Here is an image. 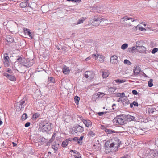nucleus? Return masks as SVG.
Listing matches in <instances>:
<instances>
[{
    "label": "nucleus",
    "instance_id": "obj_1",
    "mask_svg": "<svg viewBox=\"0 0 158 158\" xmlns=\"http://www.w3.org/2000/svg\"><path fill=\"white\" fill-rule=\"evenodd\" d=\"M121 141L117 137L112 138L105 143L106 152L109 153L112 151H116L121 144Z\"/></svg>",
    "mask_w": 158,
    "mask_h": 158
},
{
    "label": "nucleus",
    "instance_id": "obj_2",
    "mask_svg": "<svg viewBox=\"0 0 158 158\" xmlns=\"http://www.w3.org/2000/svg\"><path fill=\"white\" fill-rule=\"evenodd\" d=\"M51 123L47 121H44L41 123L40 128L42 131L43 132H47L51 129Z\"/></svg>",
    "mask_w": 158,
    "mask_h": 158
},
{
    "label": "nucleus",
    "instance_id": "obj_3",
    "mask_svg": "<svg viewBox=\"0 0 158 158\" xmlns=\"http://www.w3.org/2000/svg\"><path fill=\"white\" fill-rule=\"evenodd\" d=\"M135 20L133 18L126 16L121 19L120 22L124 25L129 26L131 25V23L135 21Z\"/></svg>",
    "mask_w": 158,
    "mask_h": 158
},
{
    "label": "nucleus",
    "instance_id": "obj_4",
    "mask_svg": "<svg viewBox=\"0 0 158 158\" xmlns=\"http://www.w3.org/2000/svg\"><path fill=\"white\" fill-rule=\"evenodd\" d=\"M113 121L116 125H123L126 123L124 117L123 115L116 116L113 119Z\"/></svg>",
    "mask_w": 158,
    "mask_h": 158
},
{
    "label": "nucleus",
    "instance_id": "obj_5",
    "mask_svg": "<svg viewBox=\"0 0 158 158\" xmlns=\"http://www.w3.org/2000/svg\"><path fill=\"white\" fill-rule=\"evenodd\" d=\"M74 132L76 134L78 135L83 132L84 131V129L83 127L80 125L77 124L73 128Z\"/></svg>",
    "mask_w": 158,
    "mask_h": 158
},
{
    "label": "nucleus",
    "instance_id": "obj_6",
    "mask_svg": "<svg viewBox=\"0 0 158 158\" xmlns=\"http://www.w3.org/2000/svg\"><path fill=\"white\" fill-rule=\"evenodd\" d=\"M94 19H95L94 23V26H97L99 25L100 23L105 20L104 18L98 17L97 16H94Z\"/></svg>",
    "mask_w": 158,
    "mask_h": 158
},
{
    "label": "nucleus",
    "instance_id": "obj_7",
    "mask_svg": "<svg viewBox=\"0 0 158 158\" xmlns=\"http://www.w3.org/2000/svg\"><path fill=\"white\" fill-rule=\"evenodd\" d=\"M3 75L6 77L7 78L12 81H15L16 80L15 76L12 74H10L6 72L3 73Z\"/></svg>",
    "mask_w": 158,
    "mask_h": 158
},
{
    "label": "nucleus",
    "instance_id": "obj_8",
    "mask_svg": "<svg viewBox=\"0 0 158 158\" xmlns=\"http://www.w3.org/2000/svg\"><path fill=\"white\" fill-rule=\"evenodd\" d=\"M27 102L26 98H24L20 101L17 103V105L19 106V107L21 109L25 105Z\"/></svg>",
    "mask_w": 158,
    "mask_h": 158
},
{
    "label": "nucleus",
    "instance_id": "obj_9",
    "mask_svg": "<svg viewBox=\"0 0 158 158\" xmlns=\"http://www.w3.org/2000/svg\"><path fill=\"white\" fill-rule=\"evenodd\" d=\"M80 119L81 120L85 126L87 127H90L92 124V122L89 120H85L82 118V117H80Z\"/></svg>",
    "mask_w": 158,
    "mask_h": 158
},
{
    "label": "nucleus",
    "instance_id": "obj_10",
    "mask_svg": "<svg viewBox=\"0 0 158 158\" xmlns=\"http://www.w3.org/2000/svg\"><path fill=\"white\" fill-rule=\"evenodd\" d=\"M84 76L86 78L91 80L94 77V74L92 71H87L85 73Z\"/></svg>",
    "mask_w": 158,
    "mask_h": 158
},
{
    "label": "nucleus",
    "instance_id": "obj_11",
    "mask_svg": "<svg viewBox=\"0 0 158 158\" xmlns=\"http://www.w3.org/2000/svg\"><path fill=\"white\" fill-rule=\"evenodd\" d=\"M9 58L7 53H5L4 54V59L3 60V62L5 65L8 66H9Z\"/></svg>",
    "mask_w": 158,
    "mask_h": 158
},
{
    "label": "nucleus",
    "instance_id": "obj_12",
    "mask_svg": "<svg viewBox=\"0 0 158 158\" xmlns=\"http://www.w3.org/2000/svg\"><path fill=\"white\" fill-rule=\"evenodd\" d=\"M110 62L112 64H117L118 62V58L115 55H113L110 57Z\"/></svg>",
    "mask_w": 158,
    "mask_h": 158
},
{
    "label": "nucleus",
    "instance_id": "obj_13",
    "mask_svg": "<svg viewBox=\"0 0 158 158\" xmlns=\"http://www.w3.org/2000/svg\"><path fill=\"white\" fill-rule=\"evenodd\" d=\"M18 57V58H17V61L18 62L22 64L23 66H25L26 67H29L30 66L27 63H23V61H24L23 59L21 57Z\"/></svg>",
    "mask_w": 158,
    "mask_h": 158
},
{
    "label": "nucleus",
    "instance_id": "obj_14",
    "mask_svg": "<svg viewBox=\"0 0 158 158\" xmlns=\"http://www.w3.org/2000/svg\"><path fill=\"white\" fill-rule=\"evenodd\" d=\"M136 49L139 52L141 53H143L146 51V48L144 46L141 45L140 46L136 48Z\"/></svg>",
    "mask_w": 158,
    "mask_h": 158
},
{
    "label": "nucleus",
    "instance_id": "obj_15",
    "mask_svg": "<svg viewBox=\"0 0 158 158\" xmlns=\"http://www.w3.org/2000/svg\"><path fill=\"white\" fill-rule=\"evenodd\" d=\"M135 69L134 70V75L136 76L140 72V68L138 66H136L135 67Z\"/></svg>",
    "mask_w": 158,
    "mask_h": 158
},
{
    "label": "nucleus",
    "instance_id": "obj_16",
    "mask_svg": "<svg viewBox=\"0 0 158 158\" xmlns=\"http://www.w3.org/2000/svg\"><path fill=\"white\" fill-rule=\"evenodd\" d=\"M150 155L152 157H156L158 156V150H154L150 153Z\"/></svg>",
    "mask_w": 158,
    "mask_h": 158
},
{
    "label": "nucleus",
    "instance_id": "obj_17",
    "mask_svg": "<svg viewBox=\"0 0 158 158\" xmlns=\"http://www.w3.org/2000/svg\"><path fill=\"white\" fill-rule=\"evenodd\" d=\"M24 32L25 34L28 35L31 38V39L32 38V33L30 32L29 29H27V28H24Z\"/></svg>",
    "mask_w": 158,
    "mask_h": 158
},
{
    "label": "nucleus",
    "instance_id": "obj_18",
    "mask_svg": "<svg viewBox=\"0 0 158 158\" xmlns=\"http://www.w3.org/2000/svg\"><path fill=\"white\" fill-rule=\"evenodd\" d=\"M6 40L7 41L12 43L14 41V39L11 36L8 35H7L6 37Z\"/></svg>",
    "mask_w": 158,
    "mask_h": 158
},
{
    "label": "nucleus",
    "instance_id": "obj_19",
    "mask_svg": "<svg viewBox=\"0 0 158 158\" xmlns=\"http://www.w3.org/2000/svg\"><path fill=\"white\" fill-rule=\"evenodd\" d=\"M126 118L127 121H131L134 120L135 118L134 116L130 115H127Z\"/></svg>",
    "mask_w": 158,
    "mask_h": 158
},
{
    "label": "nucleus",
    "instance_id": "obj_20",
    "mask_svg": "<svg viewBox=\"0 0 158 158\" xmlns=\"http://www.w3.org/2000/svg\"><path fill=\"white\" fill-rule=\"evenodd\" d=\"M86 18L81 17L77 21V24L82 23L86 19Z\"/></svg>",
    "mask_w": 158,
    "mask_h": 158
},
{
    "label": "nucleus",
    "instance_id": "obj_21",
    "mask_svg": "<svg viewBox=\"0 0 158 158\" xmlns=\"http://www.w3.org/2000/svg\"><path fill=\"white\" fill-rule=\"evenodd\" d=\"M105 132L108 134H113L115 133L114 131L107 128L105 130Z\"/></svg>",
    "mask_w": 158,
    "mask_h": 158
},
{
    "label": "nucleus",
    "instance_id": "obj_22",
    "mask_svg": "<svg viewBox=\"0 0 158 158\" xmlns=\"http://www.w3.org/2000/svg\"><path fill=\"white\" fill-rule=\"evenodd\" d=\"M27 6V4L26 2H23L20 3L19 4V6L20 7L23 8L26 7Z\"/></svg>",
    "mask_w": 158,
    "mask_h": 158
},
{
    "label": "nucleus",
    "instance_id": "obj_23",
    "mask_svg": "<svg viewBox=\"0 0 158 158\" xmlns=\"http://www.w3.org/2000/svg\"><path fill=\"white\" fill-rule=\"evenodd\" d=\"M96 134L93 131H90L88 133L87 135L89 137H93L95 136Z\"/></svg>",
    "mask_w": 158,
    "mask_h": 158
},
{
    "label": "nucleus",
    "instance_id": "obj_24",
    "mask_svg": "<svg viewBox=\"0 0 158 158\" xmlns=\"http://www.w3.org/2000/svg\"><path fill=\"white\" fill-rule=\"evenodd\" d=\"M95 19L94 17L93 19H90L88 21V23L90 25L94 26V23Z\"/></svg>",
    "mask_w": 158,
    "mask_h": 158
},
{
    "label": "nucleus",
    "instance_id": "obj_25",
    "mask_svg": "<svg viewBox=\"0 0 158 158\" xmlns=\"http://www.w3.org/2000/svg\"><path fill=\"white\" fill-rule=\"evenodd\" d=\"M59 147V144L55 143V144L53 145L52 146V148L54 149V150L56 151Z\"/></svg>",
    "mask_w": 158,
    "mask_h": 158
},
{
    "label": "nucleus",
    "instance_id": "obj_26",
    "mask_svg": "<svg viewBox=\"0 0 158 158\" xmlns=\"http://www.w3.org/2000/svg\"><path fill=\"white\" fill-rule=\"evenodd\" d=\"M62 70L63 73L65 74L68 73L69 72V69L66 67L63 68Z\"/></svg>",
    "mask_w": 158,
    "mask_h": 158
},
{
    "label": "nucleus",
    "instance_id": "obj_27",
    "mask_svg": "<svg viewBox=\"0 0 158 158\" xmlns=\"http://www.w3.org/2000/svg\"><path fill=\"white\" fill-rule=\"evenodd\" d=\"M80 100V98L79 97L76 96L74 97V100L75 101V103L76 104L78 105V104Z\"/></svg>",
    "mask_w": 158,
    "mask_h": 158
},
{
    "label": "nucleus",
    "instance_id": "obj_28",
    "mask_svg": "<svg viewBox=\"0 0 158 158\" xmlns=\"http://www.w3.org/2000/svg\"><path fill=\"white\" fill-rule=\"evenodd\" d=\"M156 110L155 108H149L148 109V112L149 113L152 114Z\"/></svg>",
    "mask_w": 158,
    "mask_h": 158
},
{
    "label": "nucleus",
    "instance_id": "obj_29",
    "mask_svg": "<svg viewBox=\"0 0 158 158\" xmlns=\"http://www.w3.org/2000/svg\"><path fill=\"white\" fill-rule=\"evenodd\" d=\"M40 114L38 113H35L33 115L32 118L34 120H35L39 117Z\"/></svg>",
    "mask_w": 158,
    "mask_h": 158
},
{
    "label": "nucleus",
    "instance_id": "obj_30",
    "mask_svg": "<svg viewBox=\"0 0 158 158\" xmlns=\"http://www.w3.org/2000/svg\"><path fill=\"white\" fill-rule=\"evenodd\" d=\"M136 49V48L135 46L129 48L128 49V52H133V51Z\"/></svg>",
    "mask_w": 158,
    "mask_h": 158
},
{
    "label": "nucleus",
    "instance_id": "obj_31",
    "mask_svg": "<svg viewBox=\"0 0 158 158\" xmlns=\"http://www.w3.org/2000/svg\"><path fill=\"white\" fill-rule=\"evenodd\" d=\"M128 47V44L126 43H125L122 45L121 48L123 50H125Z\"/></svg>",
    "mask_w": 158,
    "mask_h": 158
},
{
    "label": "nucleus",
    "instance_id": "obj_32",
    "mask_svg": "<svg viewBox=\"0 0 158 158\" xmlns=\"http://www.w3.org/2000/svg\"><path fill=\"white\" fill-rule=\"evenodd\" d=\"M153 82V80L152 79H150L148 81V86L149 87H151L153 85V84L152 83Z\"/></svg>",
    "mask_w": 158,
    "mask_h": 158
},
{
    "label": "nucleus",
    "instance_id": "obj_33",
    "mask_svg": "<svg viewBox=\"0 0 158 158\" xmlns=\"http://www.w3.org/2000/svg\"><path fill=\"white\" fill-rule=\"evenodd\" d=\"M114 81H115L116 83H121L124 82L125 81L124 80H120L118 79L114 80Z\"/></svg>",
    "mask_w": 158,
    "mask_h": 158
},
{
    "label": "nucleus",
    "instance_id": "obj_34",
    "mask_svg": "<svg viewBox=\"0 0 158 158\" xmlns=\"http://www.w3.org/2000/svg\"><path fill=\"white\" fill-rule=\"evenodd\" d=\"M102 77L104 78H106L108 76L109 74L108 73L106 72H102Z\"/></svg>",
    "mask_w": 158,
    "mask_h": 158
},
{
    "label": "nucleus",
    "instance_id": "obj_35",
    "mask_svg": "<svg viewBox=\"0 0 158 158\" xmlns=\"http://www.w3.org/2000/svg\"><path fill=\"white\" fill-rule=\"evenodd\" d=\"M83 138H84L83 136H81L78 139H77V143L78 144H79L80 143H82V142H81V141L82 140Z\"/></svg>",
    "mask_w": 158,
    "mask_h": 158
},
{
    "label": "nucleus",
    "instance_id": "obj_36",
    "mask_svg": "<svg viewBox=\"0 0 158 158\" xmlns=\"http://www.w3.org/2000/svg\"><path fill=\"white\" fill-rule=\"evenodd\" d=\"M68 144L67 141L65 140L63 141L62 143V146L63 147H66Z\"/></svg>",
    "mask_w": 158,
    "mask_h": 158
},
{
    "label": "nucleus",
    "instance_id": "obj_37",
    "mask_svg": "<svg viewBox=\"0 0 158 158\" xmlns=\"http://www.w3.org/2000/svg\"><path fill=\"white\" fill-rule=\"evenodd\" d=\"M116 89V88L115 87H110L109 88V91L111 93H112L114 92Z\"/></svg>",
    "mask_w": 158,
    "mask_h": 158
},
{
    "label": "nucleus",
    "instance_id": "obj_38",
    "mask_svg": "<svg viewBox=\"0 0 158 158\" xmlns=\"http://www.w3.org/2000/svg\"><path fill=\"white\" fill-rule=\"evenodd\" d=\"M124 63L126 64H128L129 65H131V63L128 60L125 59L124 61Z\"/></svg>",
    "mask_w": 158,
    "mask_h": 158
},
{
    "label": "nucleus",
    "instance_id": "obj_39",
    "mask_svg": "<svg viewBox=\"0 0 158 158\" xmlns=\"http://www.w3.org/2000/svg\"><path fill=\"white\" fill-rule=\"evenodd\" d=\"M98 58H99V61H100L101 62H102L104 61L103 56L102 55H99V56H98Z\"/></svg>",
    "mask_w": 158,
    "mask_h": 158
},
{
    "label": "nucleus",
    "instance_id": "obj_40",
    "mask_svg": "<svg viewBox=\"0 0 158 158\" xmlns=\"http://www.w3.org/2000/svg\"><path fill=\"white\" fill-rule=\"evenodd\" d=\"M141 43H142V42L140 41H137L136 44V48H138V47H139V46H140L142 45L141 44Z\"/></svg>",
    "mask_w": 158,
    "mask_h": 158
},
{
    "label": "nucleus",
    "instance_id": "obj_41",
    "mask_svg": "<svg viewBox=\"0 0 158 158\" xmlns=\"http://www.w3.org/2000/svg\"><path fill=\"white\" fill-rule=\"evenodd\" d=\"M27 114L26 113H24L22 116V120H25L27 118Z\"/></svg>",
    "mask_w": 158,
    "mask_h": 158
},
{
    "label": "nucleus",
    "instance_id": "obj_42",
    "mask_svg": "<svg viewBox=\"0 0 158 158\" xmlns=\"http://www.w3.org/2000/svg\"><path fill=\"white\" fill-rule=\"evenodd\" d=\"M98 56H99V55L98 54H97V55L93 54L92 55V57L93 58H95V59L96 60L98 59Z\"/></svg>",
    "mask_w": 158,
    "mask_h": 158
},
{
    "label": "nucleus",
    "instance_id": "obj_43",
    "mask_svg": "<svg viewBox=\"0 0 158 158\" xmlns=\"http://www.w3.org/2000/svg\"><path fill=\"white\" fill-rule=\"evenodd\" d=\"M48 79H49V81L50 82L54 83L55 79L53 77H49Z\"/></svg>",
    "mask_w": 158,
    "mask_h": 158
},
{
    "label": "nucleus",
    "instance_id": "obj_44",
    "mask_svg": "<svg viewBox=\"0 0 158 158\" xmlns=\"http://www.w3.org/2000/svg\"><path fill=\"white\" fill-rule=\"evenodd\" d=\"M158 51V48H154L152 51V53L154 54L156 52H157Z\"/></svg>",
    "mask_w": 158,
    "mask_h": 158
},
{
    "label": "nucleus",
    "instance_id": "obj_45",
    "mask_svg": "<svg viewBox=\"0 0 158 158\" xmlns=\"http://www.w3.org/2000/svg\"><path fill=\"white\" fill-rule=\"evenodd\" d=\"M56 133H54L53 134L52 136L51 139V141H53V140L54 139L55 136H56Z\"/></svg>",
    "mask_w": 158,
    "mask_h": 158
},
{
    "label": "nucleus",
    "instance_id": "obj_46",
    "mask_svg": "<svg viewBox=\"0 0 158 158\" xmlns=\"http://www.w3.org/2000/svg\"><path fill=\"white\" fill-rule=\"evenodd\" d=\"M133 104V105L135 106H136V107H137L138 106V104L137 102L136 101H134L133 103H132Z\"/></svg>",
    "mask_w": 158,
    "mask_h": 158
},
{
    "label": "nucleus",
    "instance_id": "obj_47",
    "mask_svg": "<svg viewBox=\"0 0 158 158\" xmlns=\"http://www.w3.org/2000/svg\"><path fill=\"white\" fill-rule=\"evenodd\" d=\"M6 72H8L9 73V74H11L12 73V70L9 68H8L7 69Z\"/></svg>",
    "mask_w": 158,
    "mask_h": 158
},
{
    "label": "nucleus",
    "instance_id": "obj_48",
    "mask_svg": "<svg viewBox=\"0 0 158 158\" xmlns=\"http://www.w3.org/2000/svg\"><path fill=\"white\" fill-rule=\"evenodd\" d=\"M101 128L102 130H103L105 131V130L106 129V128L104 125H101Z\"/></svg>",
    "mask_w": 158,
    "mask_h": 158
},
{
    "label": "nucleus",
    "instance_id": "obj_49",
    "mask_svg": "<svg viewBox=\"0 0 158 158\" xmlns=\"http://www.w3.org/2000/svg\"><path fill=\"white\" fill-rule=\"evenodd\" d=\"M105 113H106V112H99L98 113V114L100 116H101L103 115Z\"/></svg>",
    "mask_w": 158,
    "mask_h": 158
},
{
    "label": "nucleus",
    "instance_id": "obj_50",
    "mask_svg": "<svg viewBox=\"0 0 158 158\" xmlns=\"http://www.w3.org/2000/svg\"><path fill=\"white\" fill-rule=\"evenodd\" d=\"M132 93L134 95H136L138 94V92L136 90H133L132 91Z\"/></svg>",
    "mask_w": 158,
    "mask_h": 158
},
{
    "label": "nucleus",
    "instance_id": "obj_51",
    "mask_svg": "<svg viewBox=\"0 0 158 158\" xmlns=\"http://www.w3.org/2000/svg\"><path fill=\"white\" fill-rule=\"evenodd\" d=\"M30 123L29 122H27L25 124V127H28L30 126Z\"/></svg>",
    "mask_w": 158,
    "mask_h": 158
},
{
    "label": "nucleus",
    "instance_id": "obj_52",
    "mask_svg": "<svg viewBox=\"0 0 158 158\" xmlns=\"http://www.w3.org/2000/svg\"><path fill=\"white\" fill-rule=\"evenodd\" d=\"M103 93H100L99 94H98L97 95L99 98H101L102 97Z\"/></svg>",
    "mask_w": 158,
    "mask_h": 158
},
{
    "label": "nucleus",
    "instance_id": "obj_53",
    "mask_svg": "<svg viewBox=\"0 0 158 158\" xmlns=\"http://www.w3.org/2000/svg\"><path fill=\"white\" fill-rule=\"evenodd\" d=\"M73 140V138H69L68 139H67L65 140L66 141H67V142L68 143L69 142Z\"/></svg>",
    "mask_w": 158,
    "mask_h": 158
},
{
    "label": "nucleus",
    "instance_id": "obj_54",
    "mask_svg": "<svg viewBox=\"0 0 158 158\" xmlns=\"http://www.w3.org/2000/svg\"><path fill=\"white\" fill-rule=\"evenodd\" d=\"M139 30L142 31L146 30L143 27H139Z\"/></svg>",
    "mask_w": 158,
    "mask_h": 158
},
{
    "label": "nucleus",
    "instance_id": "obj_55",
    "mask_svg": "<svg viewBox=\"0 0 158 158\" xmlns=\"http://www.w3.org/2000/svg\"><path fill=\"white\" fill-rule=\"evenodd\" d=\"M81 1V0H72V2H79Z\"/></svg>",
    "mask_w": 158,
    "mask_h": 158
},
{
    "label": "nucleus",
    "instance_id": "obj_56",
    "mask_svg": "<svg viewBox=\"0 0 158 158\" xmlns=\"http://www.w3.org/2000/svg\"><path fill=\"white\" fill-rule=\"evenodd\" d=\"M71 152H73L74 153H76V152H78L77 151H75V150H71L70 151Z\"/></svg>",
    "mask_w": 158,
    "mask_h": 158
},
{
    "label": "nucleus",
    "instance_id": "obj_57",
    "mask_svg": "<svg viewBox=\"0 0 158 158\" xmlns=\"http://www.w3.org/2000/svg\"><path fill=\"white\" fill-rule=\"evenodd\" d=\"M80 155V154L79 153L78 155V156L76 158H82Z\"/></svg>",
    "mask_w": 158,
    "mask_h": 158
},
{
    "label": "nucleus",
    "instance_id": "obj_58",
    "mask_svg": "<svg viewBox=\"0 0 158 158\" xmlns=\"http://www.w3.org/2000/svg\"><path fill=\"white\" fill-rule=\"evenodd\" d=\"M77 137H75L73 139V140H77Z\"/></svg>",
    "mask_w": 158,
    "mask_h": 158
},
{
    "label": "nucleus",
    "instance_id": "obj_59",
    "mask_svg": "<svg viewBox=\"0 0 158 158\" xmlns=\"http://www.w3.org/2000/svg\"><path fill=\"white\" fill-rule=\"evenodd\" d=\"M133 104L132 103H131V104H130V106L131 108H132L133 106Z\"/></svg>",
    "mask_w": 158,
    "mask_h": 158
},
{
    "label": "nucleus",
    "instance_id": "obj_60",
    "mask_svg": "<svg viewBox=\"0 0 158 158\" xmlns=\"http://www.w3.org/2000/svg\"><path fill=\"white\" fill-rule=\"evenodd\" d=\"M116 106V104H114L112 105V107H113V110H114V108L113 107L114 106Z\"/></svg>",
    "mask_w": 158,
    "mask_h": 158
},
{
    "label": "nucleus",
    "instance_id": "obj_61",
    "mask_svg": "<svg viewBox=\"0 0 158 158\" xmlns=\"http://www.w3.org/2000/svg\"><path fill=\"white\" fill-rule=\"evenodd\" d=\"M12 144H13V146H15L17 145V144L16 143H14V142H13Z\"/></svg>",
    "mask_w": 158,
    "mask_h": 158
},
{
    "label": "nucleus",
    "instance_id": "obj_62",
    "mask_svg": "<svg viewBox=\"0 0 158 158\" xmlns=\"http://www.w3.org/2000/svg\"><path fill=\"white\" fill-rule=\"evenodd\" d=\"M121 93H118L117 94V96H121Z\"/></svg>",
    "mask_w": 158,
    "mask_h": 158
},
{
    "label": "nucleus",
    "instance_id": "obj_63",
    "mask_svg": "<svg viewBox=\"0 0 158 158\" xmlns=\"http://www.w3.org/2000/svg\"><path fill=\"white\" fill-rule=\"evenodd\" d=\"M2 124V122L0 120V126Z\"/></svg>",
    "mask_w": 158,
    "mask_h": 158
},
{
    "label": "nucleus",
    "instance_id": "obj_64",
    "mask_svg": "<svg viewBox=\"0 0 158 158\" xmlns=\"http://www.w3.org/2000/svg\"><path fill=\"white\" fill-rule=\"evenodd\" d=\"M120 158H127V157L124 156L122 157H121Z\"/></svg>",
    "mask_w": 158,
    "mask_h": 158
}]
</instances>
